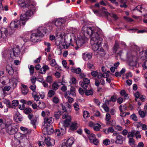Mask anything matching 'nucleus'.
<instances>
[{
  "mask_svg": "<svg viewBox=\"0 0 147 147\" xmlns=\"http://www.w3.org/2000/svg\"><path fill=\"white\" fill-rule=\"evenodd\" d=\"M93 28L84 26L82 31L85 34L90 35L91 38L90 43L92 45V49L94 51H97L99 55L102 57L104 56L105 52L104 49L101 47L102 39L97 32H94Z\"/></svg>",
  "mask_w": 147,
  "mask_h": 147,
  "instance_id": "nucleus-1",
  "label": "nucleus"
},
{
  "mask_svg": "<svg viewBox=\"0 0 147 147\" xmlns=\"http://www.w3.org/2000/svg\"><path fill=\"white\" fill-rule=\"evenodd\" d=\"M63 110L64 111V114L62 116L63 119H65L63 123V125L65 127H67L69 125L71 119V117L68 114L71 111V106L68 103H63L60 105Z\"/></svg>",
  "mask_w": 147,
  "mask_h": 147,
  "instance_id": "nucleus-2",
  "label": "nucleus"
},
{
  "mask_svg": "<svg viewBox=\"0 0 147 147\" xmlns=\"http://www.w3.org/2000/svg\"><path fill=\"white\" fill-rule=\"evenodd\" d=\"M46 29L43 27H39L37 30L36 32L32 33L30 37L31 40L33 42L37 41L39 37L43 36L46 33Z\"/></svg>",
  "mask_w": 147,
  "mask_h": 147,
  "instance_id": "nucleus-3",
  "label": "nucleus"
},
{
  "mask_svg": "<svg viewBox=\"0 0 147 147\" xmlns=\"http://www.w3.org/2000/svg\"><path fill=\"white\" fill-rule=\"evenodd\" d=\"M18 4L20 7H25L27 8V10L32 9L36 10V4L30 0H19Z\"/></svg>",
  "mask_w": 147,
  "mask_h": 147,
  "instance_id": "nucleus-4",
  "label": "nucleus"
},
{
  "mask_svg": "<svg viewBox=\"0 0 147 147\" xmlns=\"http://www.w3.org/2000/svg\"><path fill=\"white\" fill-rule=\"evenodd\" d=\"M36 10V9L35 10H32V9L27 10L25 13H22L21 15L20 20L22 22H25V24L26 22L33 15L34 12Z\"/></svg>",
  "mask_w": 147,
  "mask_h": 147,
  "instance_id": "nucleus-5",
  "label": "nucleus"
},
{
  "mask_svg": "<svg viewBox=\"0 0 147 147\" xmlns=\"http://www.w3.org/2000/svg\"><path fill=\"white\" fill-rule=\"evenodd\" d=\"M54 121V119L52 117L45 118L43 123L44 129H53V127L51 124Z\"/></svg>",
  "mask_w": 147,
  "mask_h": 147,
  "instance_id": "nucleus-6",
  "label": "nucleus"
},
{
  "mask_svg": "<svg viewBox=\"0 0 147 147\" xmlns=\"http://www.w3.org/2000/svg\"><path fill=\"white\" fill-rule=\"evenodd\" d=\"M22 136V134L20 133V131L16 133H16L14 135V137L15 139L14 141V145L15 144L18 145V143H17V141H18V142L19 141L20 144V143H22L23 141V140L24 139V140H26V138L25 136Z\"/></svg>",
  "mask_w": 147,
  "mask_h": 147,
  "instance_id": "nucleus-7",
  "label": "nucleus"
},
{
  "mask_svg": "<svg viewBox=\"0 0 147 147\" xmlns=\"http://www.w3.org/2000/svg\"><path fill=\"white\" fill-rule=\"evenodd\" d=\"M41 137L44 138L43 140L47 147H52L55 145V142L53 139L49 137L46 138L43 135H41Z\"/></svg>",
  "mask_w": 147,
  "mask_h": 147,
  "instance_id": "nucleus-8",
  "label": "nucleus"
},
{
  "mask_svg": "<svg viewBox=\"0 0 147 147\" xmlns=\"http://www.w3.org/2000/svg\"><path fill=\"white\" fill-rule=\"evenodd\" d=\"M25 25V22H22L20 20L12 21L10 25L11 28H17L20 26H24Z\"/></svg>",
  "mask_w": 147,
  "mask_h": 147,
  "instance_id": "nucleus-9",
  "label": "nucleus"
},
{
  "mask_svg": "<svg viewBox=\"0 0 147 147\" xmlns=\"http://www.w3.org/2000/svg\"><path fill=\"white\" fill-rule=\"evenodd\" d=\"M74 142V138L71 137L62 143L61 147H71Z\"/></svg>",
  "mask_w": 147,
  "mask_h": 147,
  "instance_id": "nucleus-10",
  "label": "nucleus"
},
{
  "mask_svg": "<svg viewBox=\"0 0 147 147\" xmlns=\"http://www.w3.org/2000/svg\"><path fill=\"white\" fill-rule=\"evenodd\" d=\"M90 83V80L87 78H84L83 81H80L79 84L84 89H86Z\"/></svg>",
  "mask_w": 147,
  "mask_h": 147,
  "instance_id": "nucleus-11",
  "label": "nucleus"
},
{
  "mask_svg": "<svg viewBox=\"0 0 147 147\" xmlns=\"http://www.w3.org/2000/svg\"><path fill=\"white\" fill-rule=\"evenodd\" d=\"M8 34V31L6 28H2L1 30L0 29V38H6Z\"/></svg>",
  "mask_w": 147,
  "mask_h": 147,
  "instance_id": "nucleus-12",
  "label": "nucleus"
},
{
  "mask_svg": "<svg viewBox=\"0 0 147 147\" xmlns=\"http://www.w3.org/2000/svg\"><path fill=\"white\" fill-rule=\"evenodd\" d=\"M129 60L130 66H134L136 65L137 58L135 56H131Z\"/></svg>",
  "mask_w": 147,
  "mask_h": 147,
  "instance_id": "nucleus-13",
  "label": "nucleus"
},
{
  "mask_svg": "<svg viewBox=\"0 0 147 147\" xmlns=\"http://www.w3.org/2000/svg\"><path fill=\"white\" fill-rule=\"evenodd\" d=\"M65 21V19L64 18H59L55 21V24L57 27H59L62 24L64 23Z\"/></svg>",
  "mask_w": 147,
  "mask_h": 147,
  "instance_id": "nucleus-14",
  "label": "nucleus"
},
{
  "mask_svg": "<svg viewBox=\"0 0 147 147\" xmlns=\"http://www.w3.org/2000/svg\"><path fill=\"white\" fill-rule=\"evenodd\" d=\"M103 126L102 124L100 125L98 123L94 124V123L90 121L89 123V126L90 127H94V129H100L102 127L101 126Z\"/></svg>",
  "mask_w": 147,
  "mask_h": 147,
  "instance_id": "nucleus-15",
  "label": "nucleus"
},
{
  "mask_svg": "<svg viewBox=\"0 0 147 147\" xmlns=\"http://www.w3.org/2000/svg\"><path fill=\"white\" fill-rule=\"evenodd\" d=\"M14 119L16 122H19L22 121V115L18 112H17L15 113Z\"/></svg>",
  "mask_w": 147,
  "mask_h": 147,
  "instance_id": "nucleus-16",
  "label": "nucleus"
},
{
  "mask_svg": "<svg viewBox=\"0 0 147 147\" xmlns=\"http://www.w3.org/2000/svg\"><path fill=\"white\" fill-rule=\"evenodd\" d=\"M117 98V95L114 94L111 96L110 100H106L105 101V103L109 105V102L111 101L113 102H115Z\"/></svg>",
  "mask_w": 147,
  "mask_h": 147,
  "instance_id": "nucleus-17",
  "label": "nucleus"
},
{
  "mask_svg": "<svg viewBox=\"0 0 147 147\" xmlns=\"http://www.w3.org/2000/svg\"><path fill=\"white\" fill-rule=\"evenodd\" d=\"M19 102L18 100H14L12 101V105H11V103L9 101L7 102V105L9 107H13L12 106L16 107L18 105Z\"/></svg>",
  "mask_w": 147,
  "mask_h": 147,
  "instance_id": "nucleus-18",
  "label": "nucleus"
},
{
  "mask_svg": "<svg viewBox=\"0 0 147 147\" xmlns=\"http://www.w3.org/2000/svg\"><path fill=\"white\" fill-rule=\"evenodd\" d=\"M21 86H22L21 91L22 94L24 95H26L28 92V86L24 84H22Z\"/></svg>",
  "mask_w": 147,
  "mask_h": 147,
  "instance_id": "nucleus-19",
  "label": "nucleus"
},
{
  "mask_svg": "<svg viewBox=\"0 0 147 147\" xmlns=\"http://www.w3.org/2000/svg\"><path fill=\"white\" fill-rule=\"evenodd\" d=\"M65 132L66 129H55V134L59 136L63 135Z\"/></svg>",
  "mask_w": 147,
  "mask_h": 147,
  "instance_id": "nucleus-20",
  "label": "nucleus"
},
{
  "mask_svg": "<svg viewBox=\"0 0 147 147\" xmlns=\"http://www.w3.org/2000/svg\"><path fill=\"white\" fill-rule=\"evenodd\" d=\"M92 57V55L91 54L86 52L83 54V58L85 60H88L90 59Z\"/></svg>",
  "mask_w": 147,
  "mask_h": 147,
  "instance_id": "nucleus-21",
  "label": "nucleus"
},
{
  "mask_svg": "<svg viewBox=\"0 0 147 147\" xmlns=\"http://www.w3.org/2000/svg\"><path fill=\"white\" fill-rule=\"evenodd\" d=\"M54 129H43L42 133L44 135H51L54 132Z\"/></svg>",
  "mask_w": 147,
  "mask_h": 147,
  "instance_id": "nucleus-22",
  "label": "nucleus"
},
{
  "mask_svg": "<svg viewBox=\"0 0 147 147\" xmlns=\"http://www.w3.org/2000/svg\"><path fill=\"white\" fill-rule=\"evenodd\" d=\"M12 50L14 56L18 57L20 53V49L18 47H16L13 48Z\"/></svg>",
  "mask_w": 147,
  "mask_h": 147,
  "instance_id": "nucleus-23",
  "label": "nucleus"
},
{
  "mask_svg": "<svg viewBox=\"0 0 147 147\" xmlns=\"http://www.w3.org/2000/svg\"><path fill=\"white\" fill-rule=\"evenodd\" d=\"M75 90V88L73 86H71L70 89V91L67 92L65 94H67L68 95H71L73 96H76Z\"/></svg>",
  "mask_w": 147,
  "mask_h": 147,
  "instance_id": "nucleus-24",
  "label": "nucleus"
},
{
  "mask_svg": "<svg viewBox=\"0 0 147 147\" xmlns=\"http://www.w3.org/2000/svg\"><path fill=\"white\" fill-rule=\"evenodd\" d=\"M135 125L137 128L142 126V129H147V126L145 124H142L141 122H137L135 123Z\"/></svg>",
  "mask_w": 147,
  "mask_h": 147,
  "instance_id": "nucleus-25",
  "label": "nucleus"
},
{
  "mask_svg": "<svg viewBox=\"0 0 147 147\" xmlns=\"http://www.w3.org/2000/svg\"><path fill=\"white\" fill-rule=\"evenodd\" d=\"M49 69L47 65H44L42 68L40 70V73L42 74H44Z\"/></svg>",
  "mask_w": 147,
  "mask_h": 147,
  "instance_id": "nucleus-26",
  "label": "nucleus"
},
{
  "mask_svg": "<svg viewBox=\"0 0 147 147\" xmlns=\"http://www.w3.org/2000/svg\"><path fill=\"white\" fill-rule=\"evenodd\" d=\"M123 137L120 135H118L116 137L115 143L117 144H122L123 143Z\"/></svg>",
  "mask_w": 147,
  "mask_h": 147,
  "instance_id": "nucleus-27",
  "label": "nucleus"
},
{
  "mask_svg": "<svg viewBox=\"0 0 147 147\" xmlns=\"http://www.w3.org/2000/svg\"><path fill=\"white\" fill-rule=\"evenodd\" d=\"M37 117H35L31 121V124L33 126V128H35L36 127V126L38 124Z\"/></svg>",
  "mask_w": 147,
  "mask_h": 147,
  "instance_id": "nucleus-28",
  "label": "nucleus"
},
{
  "mask_svg": "<svg viewBox=\"0 0 147 147\" xmlns=\"http://www.w3.org/2000/svg\"><path fill=\"white\" fill-rule=\"evenodd\" d=\"M104 13L107 16H110L115 20H117L118 18L117 15L113 13H110L108 12L105 11H104Z\"/></svg>",
  "mask_w": 147,
  "mask_h": 147,
  "instance_id": "nucleus-29",
  "label": "nucleus"
},
{
  "mask_svg": "<svg viewBox=\"0 0 147 147\" xmlns=\"http://www.w3.org/2000/svg\"><path fill=\"white\" fill-rule=\"evenodd\" d=\"M8 74L11 75H12L13 74V70L12 67L10 65H7L6 68Z\"/></svg>",
  "mask_w": 147,
  "mask_h": 147,
  "instance_id": "nucleus-30",
  "label": "nucleus"
},
{
  "mask_svg": "<svg viewBox=\"0 0 147 147\" xmlns=\"http://www.w3.org/2000/svg\"><path fill=\"white\" fill-rule=\"evenodd\" d=\"M39 94H40L36 92H33L32 96L34 97V99L36 101H38L40 98Z\"/></svg>",
  "mask_w": 147,
  "mask_h": 147,
  "instance_id": "nucleus-31",
  "label": "nucleus"
},
{
  "mask_svg": "<svg viewBox=\"0 0 147 147\" xmlns=\"http://www.w3.org/2000/svg\"><path fill=\"white\" fill-rule=\"evenodd\" d=\"M50 114L49 111L48 110L42 111L41 113V116L43 117L46 116H48Z\"/></svg>",
  "mask_w": 147,
  "mask_h": 147,
  "instance_id": "nucleus-32",
  "label": "nucleus"
},
{
  "mask_svg": "<svg viewBox=\"0 0 147 147\" xmlns=\"http://www.w3.org/2000/svg\"><path fill=\"white\" fill-rule=\"evenodd\" d=\"M18 131V129H7L6 131L10 135L15 134Z\"/></svg>",
  "mask_w": 147,
  "mask_h": 147,
  "instance_id": "nucleus-33",
  "label": "nucleus"
},
{
  "mask_svg": "<svg viewBox=\"0 0 147 147\" xmlns=\"http://www.w3.org/2000/svg\"><path fill=\"white\" fill-rule=\"evenodd\" d=\"M140 117L142 118H144L147 114V112L146 111L139 110L138 112Z\"/></svg>",
  "mask_w": 147,
  "mask_h": 147,
  "instance_id": "nucleus-34",
  "label": "nucleus"
},
{
  "mask_svg": "<svg viewBox=\"0 0 147 147\" xmlns=\"http://www.w3.org/2000/svg\"><path fill=\"white\" fill-rule=\"evenodd\" d=\"M20 133L22 134V135H25L27 134H30V131L28 129H20Z\"/></svg>",
  "mask_w": 147,
  "mask_h": 147,
  "instance_id": "nucleus-35",
  "label": "nucleus"
},
{
  "mask_svg": "<svg viewBox=\"0 0 147 147\" xmlns=\"http://www.w3.org/2000/svg\"><path fill=\"white\" fill-rule=\"evenodd\" d=\"M59 87V85L56 82L53 83L52 86V89L54 91L57 90L58 89Z\"/></svg>",
  "mask_w": 147,
  "mask_h": 147,
  "instance_id": "nucleus-36",
  "label": "nucleus"
},
{
  "mask_svg": "<svg viewBox=\"0 0 147 147\" xmlns=\"http://www.w3.org/2000/svg\"><path fill=\"white\" fill-rule=\"evenodd\" d=\"M135 131L134 130H132L131 131L129 132L128 133L127 137L129 138H133L134 136Z\"/></svg>",
  "mask_w": 147,
  "mask_h": 147,
  "instance_id": "nucleus-37",
  "label": "nucleus"
},
{
  "mask_svg": "<svg viewBox=\"0 0 147 147\" xmlns=\"http://www.w3.org/2000/svg\"><path fill=\"white\" fill-rule=\"evenodd\" d=\"M79 127L78 124L76 122L72 123L70 126V129H77Z\"/></svg>",
  "mask_w": 147,
  "mask_h": 147,
  "instance_id": "nucleus-38",
  "label": "nucleus"
},
{
  "mask_svg": "<svg viewBox=\"0 0 147 147\" xmlns=\"http://www.w3.org/2000/svg\"><path fill=\"white\" fill-rule=\"evenodd\" d=\"M67 94H65V97L68 99L67 100L69 102L71 103L74 101V99L73 98L70 97Z\"/></svg>",
  "mask_w": 147,
  "mask_h": 147,
  "instance_id": "nucleus-39",
  "label": "nucleus"
},
{
  "mask_svg": "<svg viewBox=\"0 0 147 147\" xmlns=\"http://www.w3.org/2000/svg\"><path fill=\"white\" fill-rule=\"evenodd\" d=\"M45 104L42 102H40L39 103L38 107L40 109H43L45 107Z\"/></svg>",
  "mask_w": 147,
  "mask_h": 147,
  "instance_id": "nucleus-40",
  "label": "nucleus"
},
{
  "mask_svg": "<svg viewBox=\"0 0 147 147\" xmlns=\"http://www.w3.org/2000/svg\"><path fill=\"white\" fill-rule=\"evenodd\" d=\"M55 94V91L51 90H49L48 93V96L49 97H51Z\"/></svg>",
  "mask_w": 147,
  "mask_h": 147,
  "instance_id": "nucleus-41",
  "label": "nucleus"
},
{
  "mask_svg": "<svg viewBox=\"0 0 147 147\" xmlns=\"http://www.w3.org/2000/svg\"><path fill=\"white\" fill-rule=\"evenodd\" d=\"M96 138L95 135L93 134H91L88 136L89 139L90 141V142L92 143V141L94 140Z\"/></svg>",
  "mask_w": 147,
  "mask_h": 147,
  "instance_id": "nucleus-42",
  "label": "nucleus"
},
{
  "mask_svg": "<svg viewBox=\"0 0 147 147\" xmlns=\"http://www.w3.org/2000/svg\"><path fill=\"white\" fill-rule=\"evenodd\" d=\"M53 80V77L51 76H48L46 79V81L48 83H51Z\"/></svg>",
  "mask_w": 147,
  "mask_h": 147,
  "instance_id": "nucleus-43",
  "label": "nucleus"
},
{
  "mask_svg": "<svg viewBox=\"0 0 147 147\" xmlns=\"http://www.w3.org/2000/svg\"><path fill=\"white\" fill-rule=\"evenodd\" d=\"M93 90L92 89H91L90 90H86L85 92V93L87 96L92 95L93 94Z\"/></svg>",
  "mask_w": 147,
  "mask_h": 147,
  "instance_id": "nucleus-44",
  "label": "nucleus"
},
{
  "mask_svg": "<svg viewBox=\"0 0 147 147\" xmlns=\"http://www.w3.org/2000/svg\"><path fill=\"white\" fill-rule=\"evenodd\" d=\"M61 114V112L60 111H59L57 112H55L54 114V117L57 119H59Z\"/></svg>",
  "mask_w": 147,
  "mask_h": 147,
  "instance_id": "nucleus-45",
  "label": "nucleus"
},
{
  "mask_svg": "<svg viewBox=\"0 0 147 147\" xmlns=\"http://www.w3.org/2000/svg\"><path fill=\"white\" fill-rule=\"evenodd\" d=\"M77 46L79 47H81L82 45L84 43V42L83 40L82 39L81 40H78L77 41Z\"/></svg>",
  "mask_w": 147,
  "mask_h": 147,
  "instance_id": "nucleus-46",
  "label": "nucleus"
},
{
  "mask_svg": "<svg viewBox=\"0 0 147 147\" xmlns=\"http://www.w3.org/2000/svg\"><path fill=\"white\" fill-rule=\"evenodd\" d=\"M0 123H1V125H4L5 126V128H11V125H8L7 124H6L4 123L3 122V120L2 119H0Z\"/></svg>",
  "mask_w": 147,
  "mask_h": 147,
  "instance_id": "nucleus-47",
  "label": "nucleus"
},
{
  "mask_svg": "<svg viewBox=\"0 0 147 147\" xmlns=\"http://www.w3.org/2000/svg\"><path fill=\"white\" fill-rule=\"evenodd\" d=\"M107 105H108L105 103V104L103 105L102 106V107L103 108L104 110L106 112H108L109 110V108L107 106Z\"/></svg>",
  "mask_w": 147,
  "mask_h": 147,
  "instance_id": "nucleus-48",
  "label": "nucleus"
},
{
  "mask_svg": "<svg viewBox=\"0 0 147 147\" xmlns=\"http://www.w3.org/2000/svg\"><path fill=\"white\" fill-rule=\"evenodd\" d=\"M83 116L84 118H86L90 116L89 113L87 111H84L83 112Z\"/></svg>",
  "mask_w": 147,
  "mask_h": 147,
  "instance_id": "nucleus-49",
  "label": "nucleus"
},
{
  "mask_svg": "<svg viewBox=\"0 0 147 147\" xmlns=\"http://www.w3.org/2000/svg\"><path fill=\"white\" fill-rule=\"evenodd\" d=\"M11 88V87L9 86H5L3 88V91L4 93L5 91H8L10 90Z\"/></svg>",
  "mask_w": 147,
  "mask_h": 147,
  "instance_id": "nucleus-50",
  "label": "nucleus"
},
{
  "mask_svg": "<svg viewBox=\"0 0 147 147\" xmlns=\"http://www.w3.org/2000/svg\"><path fill=\"white\" fill-rule=\"evenodd\" d=\"M129 144L130 146H133L134 145L135 141L133 138H129Z\"/></svg>",
  "mask_w": 147,
  "mask_h": 147,
  "instance_id": "nucleus-51",
  "label": "nucleus"
},
{
  "mask_svg": "<svg viewBox=\"0 0 147 147\" xmlns=\"http://www.w3.org/2000/svg\"><path fill=\"white\" fill-rule=\"evenodd\" d=\"M60 38H58V39L59 40H60L59 41H58V40L57 39H56L55 40V42L58 45H60L61 42H62V37L61 36V34H60Z\"/></svg>",
  "mask_w": 147,
  "mask_h": 147,
  "instance_id": "nucleus-52",
  "label": "nucleus"
},
{
  "mask_svg": "<svg viewBox=\"0 0 147 147\" xmlns=\"http://www.w3.org/2000/svg\"><path fill=\"white\" fill-rule=\"evenodd\" d=\"M52 101L53 103L56 104L59 103V100L57 97L55 96L53 98Z\"/></svg>",
  "mask_w": 147,
  "mask_h": 147,
  "instance_id": "nucleus-53",
  "label": "nucleus"
},
{
  "mask_svg": "<svg viewBox=\"0 0 147 147\" xmlns=\"http://www.w3.org/2000/svg\"><path fill=\"white\" fill-rule=\"evenodd\" d=\"M123 54L122 53V51H120L117 54V57H119L121 59H123Z\"/></svg>",
  "mask_w": 147,
  "mask_h": 147,
  "instance_id": "nucleus-54",
  "label": "nucleus"
},
{
  "mask_svg": "<svg viewBox=\"0 0 147 147\" xmlns=\"http://www.w3.org/2000/svg\"><path fill=\"white\" fill-rule=\"evenodd\" d=\"M70 82L73 84H76L77 83V80L76 78L72 77L71 78Z\"/></svg>",
  "mask_w": 147,
  "mask_h": 147,
  "instance_id": "nucleus-55",
  "label": "nucleus"
},
{
  "mask_svg": "<svg viewBox=\"0 0 147 147\" xmlns=\"http://www.w3.org/2000/svg\"><path fill=\"white\" fill-rule=\"evenodd\" d=\"M29 68L30 72V74L31 75H32L34 73V67L32 65H30Z\"/></svg>",
  "mask_w": 147,
  "mask_h": 147,
  "instance_id": "nucleus-56",
  "label": "nucleus"
},
{
  "mask_svg": "<svg viewBox=\"0 0 147 147\" xmlns=\"http://www.w3.org/2000/svg\"><path fill=\"white\" fill-rule=\"evenodd\" d=\"M103 144L106 146L109 145L110 144L109 140L108 139L104 140L103 141Z\"/></svg>",
  "mask_w": 147,
  "mask_h": 147,
  "instance_id": "nucleus-57",
  "label": "nucleus"
},
{
  "mask_svg": "<svg viewBox=\"0 0 147 147\" xmlns=\"http://www.w3.org/2000/svg\"><path fill=\"white\" fill-rule=\"evenodd\" d=\"M50 64L52 66H55L56 65V63L55 59H52L50 62Z\"/></svg>",
  "mask_w": 147,
  "mask_h": 147,
  "instance_id": "nucleus-58",
  "label": "nucleus"
},
{
  "mask_svg": "<svg viewBox=\"0 0 147 147\" xmlns=\"http://www.w3.org/2000/svg\"><path fill=\"white\" fill-rule=\"evenodd\" d=\"M36 88V86L35 84L32 85L30 87V88L33 91V92H36L35 91Z\"/></svg>",
  "mask_w": 147,
  "mask_h": 147,
  "instance_id": "nucleus-59",
  "label": "nucleus"
},
{
  "mask_svg": "<svg viewBox=\"0 0 147 147\" xmlns=\"http://www.w3.org/2000/svg\"><path fill=\"white\" fill-rule=\"evenodd\" d=\"M32 111L30 108H27L25 109L24 110V112L26 114H28L31 112Z\"/></svg>",
  "mask_w": 147,
  "mask_h": 147,
  "instance_id": "nucleus-60",
  "label": "nucleus"
},
{
  "mask_svg": "<svg viewBox=\"0 0 147 147\" xmlns=\"http://www.w3.org/2000/svg\"><path fill=\"white\" fill-rule=\"evenodd\" d=\"M134 95L135 97V100L137 101L138 99L140 97V94L138 92H137L135 93Z\"/></svg>",
  "mask_w": 147,
  "mask_h": 147,
  "instance_id": "nucleus-61",
  "label": "nucleus"
},
{
  "mask_svg": "<svg viewBox=\"0 0 147 147\" xmlns=\"http://www.w3.org/2000/svg\"><path fill=\"white\" fill-rule=\"evenodd\" d=\"M131 119L134 121H136L138 120V119L135 114H133L131 116Z\"/></svg>",
  "mask_w": 147,
  "mask_h": 147,
  "instance_id": "nucleus-62",
  "label": "nucleus"
},
{
  "mask_svg": "<svg viewBox=\"0 0 147 147\" xmlns=\"http://www.w3.org/2000/svg\"><path fill=\"white\" fill-rule=\"evenodd\" d=\"M81 69L80 68H78L73 69V71L77 74H79L81 72Z\"/></svg>",
  "mask_w": 147,
  "mask_h": 147,
  "instance_id": "nucleus-63",
  "label": "nucleus"
},
{
  "mask_svg": "<svg viewBox=\"0 0 147 147\" xmlns=\"http://www.w3.org/2000/svg\"><path fill=\"white\" fill-rule=\"evenodd\" d=\"M88 67L90 69H94V66L93 64H92L90 62H88Z\"/></svg>",
  "mask_w": 147,
  "mask_h": 147,
  "instance_id": "nucleus-64",
  "label": "nucleus"
}]
</instances>
